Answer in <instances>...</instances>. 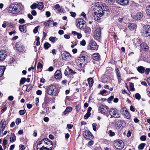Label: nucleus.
<instances>
[{
    "label": "nucleus",
    "mask_w": 150,
    "mask_h": 150,
    "mask_svg": "<svg viewBox=\"0 0 150 150\" xmlns=\"http://www.w3.org/2000/svg\"><path fill=\"white\" fill-rule=\"evenodd\" d=\"M106 3H108L109 4H113L114 2V0H106Z\"/></svg>",
    "instance_id": "nucleus-49"
},
{
    "label": "nucleus",
    "mask_w": 150,
    "mask_h": 150,
    "mask_svg": "<svg viewBox=\"0 0 150 150\" xmlns=\"http://www.w3.org/2000/svg\"><path fill=\"white\" fill-rule=\"evenodd\" d=\"M42 66L41 63L40 62H39L38 64V65L37 67V68L38 69H40L42 68Z\"/></svg>",
    "instance_id": "nucleus-60"
},
{
    "label": "nucleus",
    "mask_w": 150,
    "mask_h": 150,
    "mask_svg": "<svg viewBox=\"0 0 150 150\" xmlns=\"http://www.w3.org/2000/svg\"><path fill=\"white\" fill-rule=\"evenodd\" d=\"M25 113V112L23 110H20L19 111V114L20 115H23Z\"/></svg>",
    "instance_id": "nucleus-59"
},
{
    "label": "nucleus",
    "mask_w": 150,
    "mask_h": 150,
    "mask_svg": "<svg viewBox=\"0 0 150 150\" xmlns=\"http://www.w3.org/2000/svg\"><path fill=\"white\" fill-rule=\"evenodd\" d=\"M114 146L117 149H121L124 146V144L122 140H117L115 141Z\"/></svg>",
    "instance_id": "nucleus-9"
},
{
    "label": "nucleus",
    "mask_w": 150,
    "mask_h": 150,
    "mask_svg": "<svg viewBox=\"0 0 150 150\" xmlns=\"http://www.w3.org/2000/svg\"><path fill=\"white\" fill-rule=\"evenodd\" d=\"M52 21H51L50 19L44 23V25L45 26H49L50 25L52 24Z\"/></svg>",
    "instance_id": "nucleus-37"
},
{
    "label": "nucleus",
    "mask_w": 150,
    "mask_h": 150,
    "mask_svg": "<svg viewBox=\"0 0 150 150\" xmlns=\"http://www.w3.org/2000/svg\"><path fill=\"white\" fill-rule=\"evenodd\" d=\"M51 46V45L48 42H45L44 45V47L46 50L48 49Z\"/></svg>",
    "instance_id": "nucleus-38"
},
{
    "label": "nucleus",
    "mask_w": 150,
    "mask_h": 150,
    "mask_svg": "<svg viewBox=\"0 0 150 150\" xmlns=\"http://www.w3.org/2000/svg\"><path fill=\"white\" fill-rule=\"evenodd\" d=\"M96 6L97 7V8H96L97 11L94 12V15L95 18L96 17H98L97 19H99L98 18L101 17L103 15V13L101 11L102 9V6L100 4H98Z\"/></svg>",
    "instance_id": "nucleus-4"
},
{
    "label": "nucleus",
    "mask_w": 150,
    "mask_h": 150,
    "mask_svg": "<svg viewBox=\"0 0 150 150\" xmlns=\"http://www.w3.org/2000/svg\"><path fill=\"white\" fill-rule=\"evenodd\" d=\"M16 137L14 133H12L10 138V141L11 142H13L16 140Z\"/></svg>",
    "instance_id": "nucleus-29"
},
{
    "label": "nucleus",
    "mask_w": 150,
    "mask_h": 150,
    "mask_svg": "<svg viewBox=\"0 0 150 150\" xmlns=\"http://www.w3.org/2000/svg\"><path fill=\"white\" fill-rule=\"evenodd\" d=\"M91 115V113H90L89 112H87L84 117V119L86 120Z\"/></svg>",
    "instance_id": "nucleus-46"
},
{
    "label": "nucleus",
    "mask_w": 150,
    "mask_h": 150,
    "mask_svg": "<svg viewBox=\"0 0 150 150\" xmlns=\"http://www.w3.org/2000/svg\"><path fill=\"white\" fill-rule=\"evenodd\" d=\"M83 52V51L81 53ZM85 57L83 55H82V54L80 55V56L78 58V60H79L81 62V64H83L85 62Z\"/></svg>",
    "instance_id": "nucleus-27"
},
{
    "label": "nucleus",
    "mask_w": 150,
    "mask_h": 150,
    "mask_svg": "<svg viewBox=\"0 0 150 150\" xmlns=\"http://www.w3.org/2000/svg\"><path fill=\"white\" fill-rule=\"evenodd\" d=\"M91 28L89 27L86 28L84 30L85 33L88 35L91 33Z\"/></svg>",
    "instance_id": "nucleus-40"
},
{
    "label": "nucleus",
    "mask_w": 150,
    "mask_h": 150,
    "mask_svg": "<svg viewBox=\"0 0 150 150\" xmlns=\"http://www.w3.org/2000/svg\"><path fill=\"white\" fill-rule=\"evenodd\" d=\"M68 70L69 71V75H73L76 73V72L74 71L73 70L69 68H68Z\"/></svg>",
    "instance_id": "nucleus-42"
},
{
    "label": "nucleus",
    "mask_w": 150,
    "mask_h": 150,
    "mask_svg": "<svg viewBox=\"0 0 150 150\" xmlns=\"http://www.w3.org/2000/svg\"><path fill=\"white\" fill-rule=\"evenodd\" d=\"M21 122V120L20 118H17L16 120V125H18Z\"/></svg>",
    "instance_id": "nucleus-53"
},
{
    "label": "nucleus",
    "mask_w": 150,
    "mask_h": 150,
    "mask_svg": "<svg viewBox=\"0 0 150 150\" xmlns=\"http://www.w3.org/2000/svg\"><path fill=\"white\" fill-rule=\"evenodd\" d=\"M16 48L17 50L21 52L23 50L24 47L21 43L18 42L16 43Z\"/></svg>",
    "instance_id": "nucleus-15"
},
{
    "label": "nucleus",
    "mask_w": 150,
    "mask_h": 150,
    "mask_svg": "<svg viewBox=\"0 0 150 150\" xmlns=\"http://www.w3.org/2000/svg\"><path fill=\"white\" fill-rule=\"evenodd\" d=\"M136 26L133 23L129 24L128 25L129 28L131 30H133L136 28Z\"/></svg>",
    "instance_id": "nucleus-32"
},
{
    "label": "nucleus",
    "mask_w": 150,
    "mask_h": 150,
    "mask_svg": "<svg viewBox=\"0 0 150 150\" xmlns=\"http://www.w3.org/2000/svg\"><path fill=\"white\" fill-rule=\"evenodd\" d=\"M86 42L84 40H82L80 44L82 46H85L86 45Z\"/></svg>",
    "instance_id": "nucleus-58"
},
{
    "label": "nucleus",
    "mask_w": 150,
    "mask_h": 150,
    "mask_svg": "<svg viewBox=\"0 0 150 150\" xmlns=\"http://www.w3.org/2000/svg\"><path fill=\"white\" fill-rule=\"evenodd\" d=\"M130 91H134L135 90V89L134 87L133 83H131L130 84Z\"/></svg>",
    "instance_id": "nucleus-54"
},
{
    "label": "nucleus",
    "mask_w": 150,
    "mask_h": 150,
    "mask_svg": "<svg viewBox=\"0 0 150 150\" xmlns=\"http://www.w3.org/2000/svg\"><path fill=\"white\" fill-rule=\"evenodd\" d=\"M120 112L125 118L128 119L130 118L131 117L130 114L126 108H123L121 109Z\"/></svg>",
    "instance_id": "nucleus-10"
},
{
    "label": "nucleus",
    "mask_w": 150,
    "mask_h": 150,
    "mask_svg": "<svg viewBox=\"0 0 150 150\" xmlns=\"http://www.w3.org/2000/svg\"><path fill=\"white\" fill-rule=\"evenodd\" d=\"M51 100V98L47 94H45L44 98V104H47Z\"/></svg>",
    "instance_id": "nucleus-25"
},
{
    "label": "nucleus",
    "mask_w": 150,
    "mask_h": 150,
    "mask_svg": "<svg viewBox=\"0 0 150 150\" xmlns=\"http://www.w3.org/2000/svg\"><path fill=\"white\" fill-rule=\"evenodd\" d=\"M49 40L53 43H54L57 40V38L55 37L51 36L50 37Z\"/></svg>",
    "instance_id": "nucleus-39"
},
{
    "label": "nucleus",
    "mask_w": 150,
    "mask_h": 150,
    "mask_svg": "<svg viewBox=\"0 0 150 150\" xmlns=\"http://www.w3.org/2000/svg\"><path fill=\"white\" fill-rule=\"evenodd\" d=\"M43 140L45 144L48 145V146H47V147H48V148L52 149L53 143L50 140L47 138L43 139Z\"/></svg>",
    "instance_id": "nucleus-17"
},
{
    "label": "nucleus",
    "mask_w": 150,
    "mask_h": 150,
    "mask_svg": "<svg viewBox=\"0 0 150 150\" xmlns=\"http://www.w3.org/2000/svg\"><path fill=\"white\" fill-rule=\"evenodd\" d=\"M111 118L113 117L115 118H118L120 117V115L117 109L115 108H111L109 111Z\"/></svg>",
    "instance_id": "nucleus-6"
},
{
    "label": "nucleus",
    "mask_w": 150,
    "mask_h": 150,
    "mask_svg": "<svg viewBox=\"0 0 150 150\" xmlns=\"http://www.w3.org/2000/svg\"><path fill=\"white\" fill-rule=\"evenodd\" d=\"M85 22L83 19L79 18L77 21L76 26L80 29H84L85 27Z\"/></svg>",
    "instance_id": "nucleus-11"
},
{
    "label": "nucleus",
    "mask_w": 150,
    "mask_h": 150,
    "mask_svg": "<svg viewBox=\"0 0 150 150\" xmlns=\"http://www.w3.org/2000/svg\"><path fill=\"white\" fill-rule=\"evenodd\" d=\"M54 8L56 9H58L61 7L59 4H56L54 6Z\"/></svg>",
    "instance_id": "nucleus-62"
},
{
    "label": "nucleus",
    "mask_w": 150,
    "mask_h": 150,
    "mask_svg": "<svg viewBox=\"0 0 150 150\" xmlns=\"http://www.w3.org/2000/svg\"><path fill=\"white\" fill-rule=\"evenodd\" d=\"M133 45L136 46L138 45L141 43L140 40L139 38H135L133 40Z\"/></svg>",
    "instance_id": "nucleus-31"
},
{
    "label": "nucleus",
    "mask_w": 150,
    "mask_h": 150,
    "mask_svg": "<svg viewBox=\"0 0 150 150\" xmlns=\"http://www.w3.org/2000/svg\"><path fill=\"white\" fill-rule=\"evenodd\" d=\"M37 7V5L36 3H34L30 6V8L32 9H34Z\"/></svg>",
    "instance_id": "nucleus-47"
},
{
    "label": "nucleus",
    "mask_w": 150,
    "mask_h": 150,
    "mask_svg": "<svg viewBox=\"0 0 150 150\" xmlns=\"http://www.w3.org/2000/svg\"><path fill=\"white\" fill-rule=\"evenodd\" d=\"M125 123L123 121H119L117 124V128L119 130L122 129L123 126L125 125Z\"/></svg>",
    "instance_id": "nucleus-18"
},
{
    "label": "nucleus",
    "mask_w": 150,
    "mask_h": 150,
    "mask_svg": "<svg viewBox=\"0 0 150 150\" xmlns=\"http://www.w3.org/2000/svg\"><path fill=\"white\" fill-rule=\"evenodd\" d=\"M84 137L86 139H91L93 138V135L88 130H86L83 132Z\"/></svg>",
    "instance_id": "nucleus-12"
},
{
    "label": "nucleus",
    "mask_w": 150,
    "mask_h": 150,
    "mask_svg": "<svg viewBox=\"0 0 150 150\" xmlns=\"http://www.w3.org/2000/svg\"><path fill=\"white\" fill-rule=\"evenodd\" d=\"M135 98L136 99L139 100L141 98V96L139 93H136L135 94Z\"/></svg>",
    "instance_id": "nucleus-45"
},
{
    "label": "nucleus",
    "mask_w": 150,
    "mask_h": 150,
    "mask_svg": "<svg viewBox=\"0 0 150 150\" xmlns=\"http://www.w3.org/2000/svg\"><path fill=\"white\" fill-rule=\"evenodd\" d=\"M39 27V26H37L34 29H33V32L34 33H37L38 30V28Z\"/></svg>",
    "instance_id": "nucleus-51"
},
{
    "label": "nucleus",
    "mask_w": 150,
    "mask_h": 150,
    "mask_svg": "<svg viewBox=\"0 0 150 150\" xmlns=\"http://www.w3.org/2000/svg\"><path fill=\"white\" fill-rule=\"evenodd\" d=\"M19 22L20 24H23L25 23V21L23 19L21 18L19 20Z\"/></svg>",
    "instance_id": "nucleus-56"
},
{
    "label": "nucleus",
    "mask_w": 150,
    "mask_h": 150,
    "mask_svg": "<svg viewBox=\"0 0 150 150\" xmlns=\"http://www.w3.org/2000/svg\"><path fill=\"white\" fill-rule=\"evenodd\" d=\"M72 110V108L71 107H67L65 110L63 112V114L64 115H65L71 111Z\"/></svg>",
    "instance_id": "nucleus-28"
},
{
    "label": "nucleus",
    "mask_w": 150,
    "mask_h": 150,
    "mask_svg": "<svg viewBox=\"0 0 150 150\" xmlns=\"http://www.w3.org/2000/svg\"><path fill=\"white\" fill-rule=\"evenodd\" d=\"M70 13L71 15V16L73 17H75L76 15V14L75 13L73 12H70Z\"/></svg>",
    "instance_id": "nucleus-64"
},
{
    "label": "nucleus",
    "mask_w": 150,
    "mask_h": 150,
    "mask_svg": "<svg viewBox=\"0 0 150 150\" xmlns=\"http://www.w3.org/2000/svg\"><path fill=\"white\" fill-rule=\"evenodd\" d=\"M62 59L65 61H69L71 58V56L68 52H65L62 55Z\"/></svg>",
    "instance_id": "nucleus-14"
},
{
    "label": "nucleus",
    "mask_w": 150,
    "mask_h": 150,
    "mask_svg": "<svg viewBox=\"0 0 150 150\" xmlns=\"http://www.w3.org/2000/svg\"><path fill=\"white\" fill-rule=\"evenodd\" d=\"M88 82L89 87H91L93 84V79L91 78H89L88 79Z\"/></svg>",
    "instance_id": "nucleus-33"
},
{
    "label": "nucleus",
    "mask_w": 150,
    "mask_h": 150,
    "mask_svg": "<svg viewBox=\"0 0 150 150\" xmlns=\"http://www.w3.org/2000/svg\"><path fill=\"white\" fill-rule=\"evenodd\" d=\"M98 104L97 107L98 108L99 112L103 115H105L108 112V108L107 106L102 104L99 105L98 103Z\"/></svg>",
    "instance_id": "nucleus-3"
},
{
    "label": "nucleus",
    "mask_w": 150,
    "mask_h": 150,
    "mask_svg": "<svg viewBox=\"0 0 150 150\" xmlns=\"http://www.w3.org/2000/svg\"><path fill=\"white\" fill-rule=\"evenodd\" d=\"M137 70L140 73L143 74L144 72L145 68L144 67L140 66L137 67Z\"/></svg>",
    "instance_id": "nucleus-30"
},
{
    "label": "nucleus",
    "mask_w": 150,
    "mask_h": 150,
    "mask_svg": "<svg viewBox=\"0 0 150 150\" xmlns=\"http://www.w3.org/2000/svg\"><path fill=\"white\" fill-rule=\"evenodd\" d=\"M5 70L4 66H0V77H1L3 75Z\"/></svg>",
    "instance_id": "nucleus-35"
},
{
    "label": "nucleus",
    "mask_w": 150,
    "mask_h": 150,
    "mask_svg": "<svg viewBox=\"0 0 150 150\" xmlns=\"http://www.w3.org/2000/svg\"><path fill=\"white\" fill-rule=\"evenodd\" d=\"M101 29L100 28H97L93 33V38L96 40L100 39L101 37Z\"/></svg>",
    "instance_id": "nucleus-7"
},
{
    "label": "nucleus",
    "mask_w": 150,
    "mask_h": 150,
    "mask_svg": "<svg viewBox=\"0 0 150 150\" xmlns=\"http://www.w3.org/2000/svg\"><path fill=\"white\" fill-rule=\"evenodd\" d=\"M93 127V129L94 131H95L96 130V127L97 126V124L96 123H93L92 124Z\"/></svg>",
    "instance_id": "nucleus-57"
},
{
    "label": "nucleus",
    "mask_w": 150,
    "mask_h": 150,
    "mask_svg": "<svg viewBox=\"0 0 150 150\" xmlns=\"http://www.w3.org/2000/svg\"><path fill=\"white\" fill-rule=\"evenodd\" d=\"M7 56V53L5 50L0 51V61H3Z\"/></svg>",
    "instance_id": "nucleus-20"
},
{
    "label": "nucleus",
    "mask_w": 150,
    "mask_h": 150,
    "mask_svg": "<svg viewBox=\"0 0 150 150\" xmlns=\"http://www.w3.org/2000/svg\"><path fill=\"white\" fill-rule=\"evenodd\" d=\"M114 98V96H111L108 99V102L110 103L111 101V100Z\"/></svg>",
    "instance_id": "nucleus-52"
},
{
    "label": "nucleus",
    "mask_w": 150,
    "mask_h": 150,
    "mask_svg": "<svg viewBox=\"0 0 150 150\" xmlns=\"http://www.w3.org/2000/svg\"><path fill=\"white\" fill-rule=\"evenodd\" d=\"M37 5V7L40 10H42V9L44 7L43 4L42 2H39Z\"/></svg>",
    "instance_id": "nucleus-36"
},
{
    "label": "nucleus",
    "mask_w": 150,
    "mask_h": 150,
    "mask_svg": "<svg viewBox=\"0 0 150 150\" xmlns=\"http://www.w3.org/2000/svg\"><path fill=\"white\" fill-rule=\"evenodd\" d=\"M21 10V6L18 4H13L11 5L8 9L9 13L13 14H16L18 13Z\"/></svg>",
    "instance_id": "nucleus-2"
},
{
    "label": "nucleus",
    "mask_w": 150,
    "mask_h": 150,
    "mask_svg": "<svg viewBox=\"0 0 150 150\" xmlns=\"http://www.w3.org/2000/svg\"><path fill=\"white\" fill-rule=\"evenodd\" d=\"M140 139L142 141H145L146 140V137L144 135H142L140 137Z\"/></svg>",
    "instance_id": "nucleus-55"
},
{
    "label": "nucleus",
    "mask_w": 150,
    "mask_h": 150,
    "mask_svg": "<svg viewBox=\"0 0 150 150\" xmlns=\"http://www.w3.org/2000/svg\"><path fill=\"white\" fill-rule=\"evenodd\" d=\"M141 46L142 49L145 50L146 51L149 48L148 45L145 42L142 43L141 45Z\"/></svg>",
    "instance_id": "nucleus-34"
},
{
    "label": "nucleus",
    "mask_w": 150,
    "mask_h": 150,
    "mask_svg": "<svg viewBox=\"0 0 150 150\" xmlns=\"http://www.w3.org/2000/svg\"><path fill=\"white\" fill-rule=\"evenodd\" d=\"M145 74L146 75H148L150 71V69L149 68H147L145 69Z\"/></svg>",
    "instance_id": "nucleus-50"
},
{
    "label": "nucleus",
    "mask_w": 150,
    "mask_h": 150,
    "mask_svg": "<svg viewBox=\"0 0 150 150\" xmlns=\"http://www.w3.org/2000/svg\"><path fill=\"white\" fill-rule=\"evenodd\" d=\"M100 56L99 54L96 53L93 54L92 56L93 59L96 61H99L100 60Z\"/></svg>",
    "instance_id": "nucleus-26"
},
{
    "label": "nucleus",
    "mask_w": 150,
    "mask_h": 150,
    "mask_svg": "<svg viewBox=\"0 0 150 150\" xmlns=\"http://www.w3.org/2000/svg\"><path fill=\"white\" fill-rule=\"evenodd\" d=\"M6 125V120L3 119L0 122V132H3L4 129Z\"/></svg>",
    "instance_id": "nucleus-16"
},
{
    "label": "nucleus",
    "mask_w": 150,
    "mask_h": 150,
    "mask_svg": "<svg viewBox=\"0 0 150 150\" xmlns=\"http://www.w3.org/2000/svg\"><path fill=\"white\" fill-rule=\"evenodd\" d=\"M46 92L49 96H57L59 92L58 88L54 84H51L47 88Z\"/></svg>",
    "instance_id": "nucleus-1"
},
{
    "label": "nucleus",
    "mask_w": 150,
    "mask_h": 150,
    "mask_svg": "<svg viewBox=\"0 0 150 150\" xmlns=\"http://www.w3.org/2000/svg\"><path fill=\"white\" fill-rule=\"evenodd\" d=\"M19 147L21 150H24L25 149V147L24 145L22 144H20L19 145Z\"/></svg>",
    "instance_id": "nucleus-63"
},
{
    "label": "nucleus",
    "mask_w": 150,
    "mask_h": 150,
    "mask_svg": "<svg viewBox=\"0 0 150 150\" xmlns=\"http://www.w3.org/2000/svg\"><path fill=\"white\" fill-rule=\"evenodd\" d=\"M98 47L97 43L95 41L93 40H91L90 41L88 46V49L92 50H97Z\"/></svg>",
    "instance_id": "nucleus-8"
},
{
    "label": "nucleus",
    "mask_w": 150,
    "mask_h": 150,
    "mask_svg": "<svg viewBox=\"0 0 150 150\" xmlns=\"http://www.w3.org/2000/svg\"><path fill=\"white\" fill-rule=\"evenodd\" d=\"M100 5L102 6L101 11L103 13V15H105L106 16H108L109 13V10L108 7L105 6V4H104V5H103L102 4H101Z\"/></svg>",
    "instance_id": "nucleus-13"
},
{
    "label": "nucleus",
    "mask_w": 150,
    "mask_h": 150,
    "mask_svg": "<svg viewBox=\"0 0 150 150\" xmlns=\"http://www.w3.org/2000/svg\"><path fill=\"white\" fill-rule=\"evenodd\" d=\"M146 12L150 16V5L148 6L146 8Z\"/></svg>",
    "instance_id": "nucleus-44"
},
{
    "label": "nucleus",
    "mask_w": 150,
    "mask_h": 150,
    "mask_svg": "<svg viewBox=\"0 0 150 150\" xmlns=\"http://www.w3.org/2000/svg\"><path fill=\"white\" fill-rule=\"evenodd\" d=\"M143 15L141 12H139L133 16V18L136 20H140L142 17Z\"/></svg>",
    "instance_id": "nucleus-22"
},
{
    "label": "nucleus",
    "mask_w": 150,
    "mask_h": 150,
    "mask_svg": "<svg viewBox=\"0 0 150 150\" xmlns=\"http://www.w3.org/2000/svg\"><path fill=\"white\" fill-rule=\"evenodd\" d=\"M142 35L144 36L147 37L150 35V26L144 25L142 32Z\"/></svg>",
    "instance_id": "nucleus-5"
},
{
    "label": "nucleus",
    "mask_w": 150,
    "mask_h": 150,
    "mask_svg": "<svg viewBox=\"0 0 150 150\" xmlns=\"http://www.w3.org/2000/svg\"><path fill=\"white\" fill-rule=\"evenodd\" d=\"M146 144L144 143H142L140 144L138 146V149L139 150H142L144 149Z\"/></svg>",
    "instance_id": "nucleus-41"
},
{
    "label": "nucleus",
    "mask_w": 150,
    "mask_h": 150,
    "mask_svg": "<svg viewBox=\"0 0 150 150\" xmlns=\"http://www.w3.org/2000/svg\"><path fill=\"white\" fill-rule=\"evenodd\" d=\"M116 2L122 6H126L129 3L128 0H116Z\"/></svg>",
    "instance_id": "nucleus-19"
},
{
    "label": "nucleus",
    "mask_w": 150,
    "mask_h": 150,
    "mask_svg": "<svg viewBox=\"0 0 150 150\" xmlns=\"http://www.w3.org/2000/svg\"><path fill=\"white\" fill-rule=\"evenodd\" d=\"M47 105V104H45V111H46V112L48 111L49 110V108Z\"/></svg>",
    "instance_id": "nucleus-61"
},
{
    "label": "nucleus",
    "mask_w": 150,
    "mask_h": 150,
    "mask_svg": "<svg viewBox=\"0 0 150 150\" xmlns=\"http://www.w3.org/2000/svg\"><path fill=\"white\" fill-rule=\"evenodd\" d=\"M55 78L57 79L62 78V74L61 71L59 70H57L54 74Z\"/></svg>",
    "instance_id": "nucleus-23"
},
{
    "label": "nucleus",
    "mask_w": 150,
    "mask_h": 150,
    "mask_svg": "<svg viewBox=\"0 0 150 150\" xmlns=\"http://www.w3.org/2000/svg\"><path fill=\"white\" fill-rule=\"evenodd\" d=\"M115 71L116 72V76L118 79V83H120L121 82L122 80L121 74H120V72L118 68H116Z\"/></svg>",
    "instance_id": "nucleus-21"
},
{
    "label": "nucleus",
    "mask_w": 150,
    "mask_h": 150,
    "mask_svg": "<svg viewBox=\"0 0 150 150\" xmlns=\"http://www.w3.org/2000/svg\"><path fill=\"white\" fill-rule=\"evenodd\" d=\"M26 81V79L25 78H22L20 80V83L21 85H22Z\"/></svg>",
    "instance_id": "nucleus-43"
},
{
    "label": "nucleus",
    "mask_w": 150,
    "mask_h": 150,
    "mask_svg": "<svg viewBox=\"0 0 150 150\" xmlns=\"http://www.w3.org/2000/svg\"><path fill=\"white\" fill-rule=\"evenodd\" d=\"M19 29L21 32L25 33L27 31L26 26L25 25H20L19 27Z\"/></svg>",
    "instance_id": "nucleus-24"
},
{
    "label": "nucleus",
    "mask_w": 150,
    "mask_h": 150,
    "mask_svg": "<svg viewBox=\"0 0 150 150\" xmlns=\"http://www.w3.org/2000/svg\"><path fill=\"white\" fill-rule=\"evenodd\" d=\"M64 11V9L62 8V6L60 8H59L57 9V13H61L63 12Z\"/></svg>",
    "instance_id": "nucleus-48"
}]
</instances>
